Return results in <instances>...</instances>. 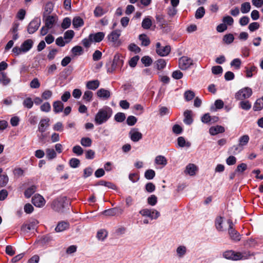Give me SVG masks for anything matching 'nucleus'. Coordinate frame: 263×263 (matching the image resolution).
<instances>
[{
	"mask_svg": "<svg viewBox=\"0 0 263 263\" xmlns=\"http://www.w3.org/2000/svg\"><path fill=\"white\" fill-rule=\"evenodd\" d=\"M112 114V110L108 106L100 109L95 118L96 124L101 125L105 123L111 117Z\"/></svg>",
	"mask_w": 263,
	"mask_h": 263,
	"instance_id": "nucleus-1",
	"label": "nucleus"
},
{
	"mask_svg": "<svg viewBox=\"0 0 263 263\" xmlns=\"http://www.w3.org/2000/svg\"><path fill=\"white\" fill-rule=\"evenodd\" d=\"M69 199L66 196H60L55 199L51 203L52 209L58 212L63 213L70 205Z\"/></svg>",
	"mask_w": 263,
	"mask_h": 263,
	"instance_id": "nucleus-2",
	"label": "nucleus"
},
{
	"mask_svg": "<svg viewBox=\"0 0 263 263\" xmlns=\"http://www.w3.org/2000/svg\"><path fill=\"white\" fill-rule=\"evenodd\" d=\"M227 222L229 224L228 234L230 239L234 242H238L241 240V235L235 230L234 224L231 219H228Z\"/></svg>",
	"mask_w": 263,
	"mask_h": 263,
	"instance_id": "nucleus-3",
	"label": "nucleus"
},
{
	"mask_svg": "<svg viewBox=\"0 0 263 263\" xmlns=\"http://www.w3.org/2000/svg\"><path fill=\"white\" fill-rule=\"evenodd\" d=\"M223 257L227 259L233 260H238L242 259H246L247 257L242 255L240 252H236L233 250H228L223 253Z\"/></svg>",
	"mask_w": 263,
	"mask_h": 263,
	"instance_id": "nucleus-4",
	"label": "nucleus"
},
{
	"mask_svg": "<svg viewBox=\"0 0 263 263\" xmlns=\"http://www.w3.org/2000/svg\"><path fill=\"white\" fill-rule=\"evenodd\" d=\"M252 95V90L249 87H245L240 89L235 95V98L238 100H244L250 98Z\"/></svg>",
	"mask_w": 263,
	"mask_h": 263,
	"instance_id": "nucleus-5",
	"label": "nucleus"
},
{
	"mask_svg": "<svg viewBox=\"0 0 263 263\" xmlns=\"http://www.w3.org/2000/svg\"><path fill=\"white\" fill-rule=\"evenodd\" d=\"M142 216L147 217L152 220L156 219L160 216V213L155 209H144L139 211Z\"/></svg>",
	"mask_w": 263,
	"mask_h": 263,
	"instance_id": "nucleus-6",
	"label": "nucleus"
},
{
	"mask_svg": "<svg viewBox=\"0 0 263 263\" xmlns=\"http://www.w3.org/2000/svg\"><path fill=\"white\" fill-rule=\"evenodd\" d=\"M41 25V19L39 17H34L28 24L27 31L29 34H33L36 32Z\"/></svg>",
	"mask_w": 263,
	"mask_h": 263,
	"instance_id": "nucleus-7",
	"label": "nucleus"
},
{
	"mask_svg": "<svg viewBox=\"0 0 263 263\" xmlns=\"http://www.w3.org/2000/svg\"><path fill=\"white\" fill-rule=\"evenodd\" d=\"M193 64L192 59L186 56H183L179 59V67L181 70H186Z\"/></svg>",
	"mask_w": 263,
	"mask_h": 263,
	"instance_id": "nucleus-8",
	"label": "nucleus"
},
{
	"mask_svg": "<svg viewBox=\"0 0 263 263\" xmlns=\"http://www.w3.org/2000/svg\"><path fill=\"white\" fill-rule=\"evenodd\" d=\"M156 53L161 57H165L169 54L171 52V46L166 45L161 46L160 43L158 42L156 45Z\"/></svg>",
	"mask_w": 263,
	"mask_h": 263,
	"instance_id": "nucleus-9",
	"label": "nucleus"
},
{
	"mask_svg": "<svg viewBox=\"0 0 263 263\" xmlns=\"http://www.w3.org/2000/svg\"><path fill=\"white\" fill-rule=\"evenodd\" d=\"M38 223V221L35 219L29 221L27 223H24L22 226L21 231L25 233H28L31 230H34Z\"/></svg>",
	"mask_w": 263,
	"mask_h": 263,
	"instance_id": "nucleus-10",
	"label": "nucleus"
},
{
	"mask_svg": "<svg viewBox=\"0 0 263 263\" xmlns=\"http://www.w3.org/2000/svg\"><path fill=\"white\" fill-rule=\"evenodd\" d=\"M32 203L36 207L41 208L44 205L45 200L41 195L35 194L32 198Z\"/></svg>",
	"mask_w": 263,
	"mask_h": 263,
	"instance_id": "nucleus-11",
	"label": "nucleus"
},
{
	"mask_svg": "<svg viewBox=\"0 0 263 263\" xmlns=\"http://www.w3.org/2000/svg\"><path fill=\"white\" fill-rule=\"evenodd\" d=\"M104 36L105 33L103 32H98L96 33L90 34L89 39L91 42L99 43L103 40Z\"/></svg>",
	"mask_w": 263,
	"mask_h": 263,
	"instance_id": "nucleus-12",
	"label": "nucleus"
},
{
	"mask_svg": "<svg viewBox=\"0 0 263 263\" xmlns=\"http://www.w3.org/2000/svg\"><path fill=\"white\" fill-rule=\"evenodd\" d=\"M130 138L133 142H136L142 138V134L138 131L137 128H133L129 133Z\"/></svg>",
	"mask_w": 263,
	"mask_h": 263,
	"instance_id": "nucleus-13",
	"label": "nucleus"
},
{
	"mask_svg": "<svg viewBox=\"0 0 263 263\" xmlns=\"http://www.w3.org/2000/svg\"><path fill=\"white\" fill-rule=\"evenodd\" d=\"M50 119L48 118L42 119L38 126V130L42 134L44 133L49 126Z\"/></svg>",
	"mask_w": 263,
	"mask_h": 263,
	"instance_id": "nucleus-14",
	"label": "nucleus"
},
{
	"mask_svg": "<svg viewBox=\"0 0 263 263\" xmlns=\"http://www.w3.org/2000/svg\"><path fill=\"white\" fill-rule=\"evenodd\" d=\"M123 213V210L119 208H114L105 210L103 211L102 214L105 216H113L117 214H121Z\"/></svg>",
	"mask_w": 263,
	"mask_h": 263,
	"instance_id": "nucleus-15",
	"label": "nucleus"
},
{
	"mask_svg": "<svg viewBox=\"0 0 263 263\" xmlns=\"http://www.w3.org/2000/svg\"><path fill=\"white\" fill-rule=\"evenodd\" d=\"M121 35V31L120 30H115L109 33L108 36V39L112 42H116Z\"/></svg>",
	"mask_w": 263,
	"mask_h": 263,
	"instance_id": "nucleus-16",
	"label": "nucleus"
},
{
	"mask_svg": "<svg viewBox=\"0 0 263 263\" xmlns=\"http://www.w3.org/2000/svg\"><path fill=\"white\" fill-rule=\"evenodd\" d=\"M224 128L221 125H217L216 126H212L209 129V133L211 135L214 136L219 133H224Z\"/></svg>",
	"mask_w": 263,
	"mask_h": 263,
	"instance_id": "nucleus-17",
	"label": "nucleus"
},
{
	"mask_svg": "<svg viewBox=\"0 0 263 263\" xmlns=\"http://www.w3.org/2000/svg\"><path fill=\"white\" fill-rule=\"evenodd\" d=\"M53 110L55 114L62 112L64 109V104L60 101H55L53 103Z\"/></svg>",
	"mask_w": 263,
	"mask_h": 263,
	"instance_id": "nucleus-18",
	"label": "nucleus"
},
{
	"mask_svg": "<svg viewBox=\"0 0 263 263\" xmlns=\"http://www.w3.org/2000/svg\"><path fill=\"white\" fill-rule=\"evenodd\" d=\"M197 170V166L194 164L190 163L186 165L184 173L189 174L190 176H194L195 175Z\"/></svg>",
	"mask_w": 263,
	"mask_h": 263,
	"instance_id": "nucleus-19",
	"label": "nucleus"
},
{
	"mask_svg": "<svg viewBox=\"0 0 263 263\" xmlns=\"http://www.w3.org/2000/svg\"><path fill=\"white\" fill-rule=\"evenodd\" d=\"M45 18L43 17L45 22V26L49 29H51L55 23L54 17L52 15H46Z\"/></svg>",
	"mask_w": 263,
	"mask_h": 263,
	"instance_id": "nucleus-20",
	"label": "nucleus"
},
{
	"mask_svg": "<svg viewBox=\"0 0 263 263\" xmlns=\"http://www.w3.org/2000/svg\"><path fill=\"white\" fill-rule=\"evenodd\" d=\"M33 44V42L31 39H27L21 45L23 52H26L29 51L32 47Z\"/></svg>",
	"mask_w": 263,
	"mask_h": 263,
	"instance_id": "nucleus-21",
	"label": "nucleus"
},
{
	"mask_svg": "<svg viewBox=\"0 0 263 263\" xmlns=\"http://www.w3.org/2000/svg\"><path fill=\"white\" fill-rule=\"evenodd\" d=\"M184 119L183 122L187 125L191 124L193 122V119L192 116V111L190 110H186L184 112Z\"/></svg>",
	"mask_w": 263,
	"mask_h": 263,
	"instance_id": "nucleus-22",
	"label": "nucleus"
},
{
	"mask_svg": "<svg viewBox=\"0 0 263 263\" xmlns=\"http://www.w3.org/2000/svg\"><path fill=\"white\" fill-rule=\"evenodd\" d=\"M69 227V224L68 222L61 221L59 222L55 228V231L57 232H62L67 229Z\"/></svg>",
	"mask_w": 263,
	"mask_h": 263,
	"instance_id": "nucleus-23",
	"label": "nucleus"
},
{
	"mask_svg": "<svg viewBox=\"0 0 263 263\" xmlns=\"http://www.w3.org/2000/svg\"><path fill=\"white\" fill-rule=\"evenodd\" d=\"M100 85V82L98 80L88 81L86 83V87L88 89L96 90Z\"/></svg>",
	"mask_w": 263,
	"mask_h": 263,
	"instance_id": "nucleus-24",
	"label": "nucleus"
},
{
	"mask_svg": "<svg viewBox=\"0 0 263 263\" xmlns=\"http://www.w3.org/2000/svg\"><path fill=\"white\" fill-rule=\"evenodd\" d=\"M37 186L35 185H32L28 187L24 192V196L26 198H30L36 191Z\"/></svg>",
	"mask_w": 263,
	"mask_h": 263,
	"instance_id": "nucleus-25",
	"label": "nucleus"
},
{
	"mask_svg": "<svg viewBox=\"0 0 263 263\" xmlns=\"http://www.w3.org/2000/svg\"><path fill=\"white\" fill-rule=\"evenodd\" d=\"M97 95L98 97L104 99H108L110 96L109 91L104 88H101L98 90Z\"/></svg>",
	"mask_w": 263,
	"mask_h": 263,
	"instance_id": "nucleus-26",
	"label": "nucleus"
},
{
	"mask_svg": "<svg viewBox=\"0 0 263 263\" xmlns=\"http://www.w3.org/2000/svg\"><path fill=\"white\" fill-rule=\"evenodd\" d=\"M84 24L83 20L80 16H76L73 18L72 25L74 28L82 27Z\"/></svg>",
	"mask_w": 263,
	"mask_h": 263,
	"instance_id": "nucleus-27",
	"label": "nucleus"
},
{
	"mask_svg": "<svg viewBox=\"0 0 263 263\" xmlns=\"http://www.w3.org/2000/svg\"><path fill=\"white\" fill-rule=\"evenodd\" d=\"M112 62L117 66L118 67H122L124 61L122 59L121 55L118 53L114 55Z\"/></svg>",
	"mask_w": 263,
	"mask_h": 263,
	"instance_id": "nucleus-28",
	"label": "nucleus"
},
{
	"mask_svg": "<svg viewBox=\"0 0 263 263\" xmlns=\"http://www.w3.org/2000/svg\"><path fill=\"white\" fill-rule=\"evenodd\" d=\"M263 108V97L256 100L254 106L253 110L254 111L261 110Z\"/></svg>",
	"mask_w": 263,
	"mask_h": 263,
	"instance_id": "nucleus-29",
	"label": "nucleus"
},
{
	"mask_svg": "<svg viewBox=\"0 0 263 263\" xmlns=\"http://www.w3.org/2000/svg\"><path fill=\"white\" fill-rule=\"evenodd\" d=\"M152 25V21L149 16L145 17L141 24L142 27L144 29H148L151 28Z\"/></svg>",
	"mask_w": 263,
	"mask_h": 263,
	"instance_id": "nucleus-30",
	"label": "nucleus"
},
{
	"mask_svg": "<svg viewBox=\"0 0 263 263\" xmlns=\"http://www.w3.org/2000/svg\"><path fill=\"white\" fill-rule=\"evenodd\" d=\"M139 39L141 41V45L143 46H147L151 41L148 37L145 34H142L139 36Z\"/></svg>",
	"mask_w": 263,
	"mask_h": 263,
	"instance_id": "nucleus-31",
	"label": "nucleus"
},
{
	"mask_svg": "<svg viewBox=\"0 0 263 263\" xmlns=\"http://www.w3.org/2000/svg\"><path fill=\"white\" fill-rule=\"evenodd\" d=\"M155 64L156 68L159 70H161L166 67V62L164 59H160L155 62Z\"/></svg>",
	"mask_w": 263,
	"mask_h": 263,
	"instance_id": "nucleus-32",
	"label": "nucleus"
},
{
	"mask_svg": "<svg viewBox=\"0 0 263 263\" xmlns=\"http://www.w3.org/2000/svg\"><path fill=\"white\" fill-rule=\"evenodd\" d=\"M155 162L158 165L165 166L166 165L167 162L164 156L159 155L155 158Z\"/></svg>",
	"mask_w": 263,
	"mask_h": 263,
	"instance_id": "nucleus-33",
	"label": "nucleus"
},
{
	"mask_svg": "<svg viewBox=\"0 0 263 263\" xmlns=\"http://www.w3.org/2000/svg\"><path fill=\"white\" fill-rule=\"evenodd\" d=\"M239 106L242 109L249 110L251 108L252 105L248 100H241L239 103Z\"/></svg>",
	"mask_w": 263,
	"mask_h": 263,
	"instance_id": "nucleus-34",
	"label": "nucleus"
},
{
	"mask_svg": "<svg viewBox=\"0 0 263 263\" xmlns=\"http://www.w3.org/2000/svg\"><path fill=\"white\" fill-rule=\"evenodd\" d=\"M177 144L178 146L181 147L184 146L189 147L191 146V143L190 142H186L183 137H179L177 138Z\"/></svg>",
	"mask_w": 263,
	"mask_h": 263,
	"instance_id": "nucleus-35",
	"label": "nucleus"
},
{
	"mask_svg": "<svg viewBox=\"0 0 263 263\" xmlns=\"http://www.w3.org/2000/svg\"><path fill=\"white\" fill-rule=\"evenodd\" d=\"M106 67L108 73H112L118 67L112 61L110 60L106 64Z\"/></svg>",
	"mask_w": 263,
	"mask_h": 263,
	"instance_id": "nucleus-36",
	"label": "nucleus"
},
{
	"mask_svg": "<svg viewBox=\"0 0 263 263\" xmlns=\"http://www.w3.org/2000/svg\"><path fill=\"white\" fill-rule=\"evenodd\" d=\"M243 148L238 144V145H234L231 147L230 148L229 151L230 153L233 154V155H237L241 152L243 150Z\"/></svg>",
	"mask_w": 263,
	"mask_h": 263,
	"instance_id": "nucleus-37",
	"label": "nucleus"
},
{
	"mask_svg": "<svg viewBox=\"0 0 263 263\" xmlns=\"http://www.w3.org/2000/svg\"><path fill=\"white\" fill-rule=\"evenodd\" d=\"M10 82V79L8 78L6 73L4 72H1L0 73V82L4 85H7Z\"/></svg>",
	"mask_w": 263,
	"mask_h": 263,
	"instance_id": "nucleus-38",
	"label": "nucleus"
},
{
	"mask_svg": "<svg viewBox=\"0 0 263 263\" xmlns=\"http://www.w3.org/2000/svg\"><path fill=\"white\" fill-rule=\"evenodd\" d=\"M46 157L49 160H52L57 157V153L52 148H47L46 149Z\"/></svg>",
	"mask_w": 263,
	"mask_h": 263,
	"instance_id": "nucleus-39",
	"label": "nucleus"
},
{
	"mask_svg": "<svg viewBox=\"0 0 263 263\" xmlns=\"http://www.w3.org/2000/svg\"><path fill=\"white\" fill-rule=\"evenodd\" d=\"M223 217L221 216H218L216 217L215 219V227L217 230L219 231H222Z\"/></svg>",
	"mask_w": 263,
	"mask_h": 263,
	"instance_id": "nucleus-40",
	"label": "nucleus"
},
{
	"mask_svg": "<svg viewBox=\"0 0 263 263\" xmlns=\"http://www.w3.org/2000/svg\"><path fill=\"white\" fill-rule=\"evenodd\" d=\"M223 42L227 44H230L233 42L234 37L232 33H229L224 35L222 39Z\"/></svg>",
	"mask_w": 263,
	"mask_h": 263,
	"instance_id": "nucleus-41",
	"label": "nucleus"
},
{
	"mask_svg": "<svg viewBox=\"0 0 263 263\" xmlns=\"http://www.w3.org/2000/svg\"><path fill=\"white\" fill-rule=\"evenodd\" d=\"M251 5L250 3L245 2L241 4L240 11L242 13H247L250 11Z\"/></svg>",
	"mask_w": 263,
	"mask_h": 263,
	"instance_id": "nucleus-42",
	"label": "nucleus"
},
{
	"mask_svg": "<svg viewBox=\"0 0 263 263\" xmlns=\"http://www.w3.org/2000/svg\"><path fill=\"white\" fill-rule=\"evenodd\" d=\"M81 144L84 147H89L92 144V140L88 137H83L81 139Z\"/></svg>",
	"mask_w": 263,
	"mask_h": 263,
	"instance_id": "nucleus-43",
	"label": "nucleus"
},
{
	"mask_svg": "<svg viewBox=\"0 0 263 263\" xmlns=\"http://www.w3.org/2000/svg\"><path fill=\"white\" fill-rule=\"evenodd\" d=\"M97 185H102L108 187V188L114 189L115 187V185L111 182H108L105 180H100L96 184Z\"/></svg>",
	"mask_w": 263,
	"mask_h": 263,
	"instance_id": "nucleus-44",
	"label": "nucleus"
},
{
	"mask_svg": "<svg viewBox=\"0 0 263 263\" xmlns=\"http://www.w3.org/2000/svg\"><path fill=\"white\" fill-rule=\"evenodd\" d=\"M9 178L6 174H2L0 176V186L4 187L8 183Z\"/></svg>",
	"mask_w": 263,
	"mask_h": 263,
	"instance_id": "nucleus-45",
	"label": "nucleus"
},
{
	"mask_svg": "<svg viewBox=\"0 0 263 263\" xmlns=\"http://www.w3.org/2000/svg\"><path fill=\"white\" fill-rule=\"evenodd\" d=\"M249 140L250 138L248 135H243L239 138V144L243 147V146L246 145L248 144Z\"/></svg>",
	"mask_w": 263,
	"mask_h": 263,
	"instance_id": "nucleus-46",
	"label": "nucleus"
},
{
	"mask_svg": "<svg viewBox=\"0 0 263 263\" xmlns=\"http://www.w3.org/2000/svg\"><path fill=\"white\" fill-rule=\"evenodd\" d=\"M155 175L156 173L153 170L149 169L145 171L144 173V177L148 180H151L155 177Z\"/></svg>",
	"mask_w": 263,
	"mask_h": 263,
	"instance_id": "nucleus-47",
	"label": "nucleus"
},
{
	"mask_svg": "<svg viewBox=\"0 0 263 263\" xmlns=\"http://www.w3.org/2000/svg\"><path fill=\"white\" fill-rule=\"evenodd\" d=\"M71 52L74 55H80L83 54V49L80 46H76L72 48Z\"/></svg>",
	"mask_w": 263,
	"mask_h": 263,
	"instance_id": "nucleus-48",
	"label": "nucleus"
},
{
	"mask_svg": "<svg viewBox=\"0 0 263 263\" xmlns=\"http://www.w3.org/2000/svg\"><path fill=\"white\" fill-rule=\"evenodd\" d=\"M205 14V9L203 7H199L196 11L195 17L197 19L201 18Z\"/></svg>",
	"mask_w": 263,
	"mask_h": 263,
	"instance_id": "nucleus-49",
	"label": "nucleus"
},
{
	"mask_svg": "<svg viewBox=\"0 0 263 263\" xmlns=\"http://www.w3.org/2000/svg\"><path fill=\"white\" fill-rule=\"evenodd\" d=\"M141 62L145 66H149L153 63L152 58L149 56H144L141 58Z\"/></svg>",
	"mask_w": 263,
	"mask_h": 263,
	"instance_id": "nucleus-50",
	"label": "nucleus"
},
{
	"mask_svg": "<svg viewBox=\"0 0 263 263\" xmlns=\"http://www.w3.org/2000/svg\"><path fill=\"white\" fill-rule=\"evenodd\" d=\"M247 169L246 163H241L237 165L235 171L238 174H242Z\"/></svg>",
	"mask_w": 263,
	"mask_h": 263,
	"instance_id": "nucleus-51",
	"label": "nucleus"
},
{
	"mask_svg": "<svg viewBox=\"0 0 263 263\" xmlns=\"http://www.w3.org/2000/svg\"><path fill=\"white\" fill-rule=\"evenodd\" d=\"M52 10H53V9H52V4L50 3L46 4V6L45 7V11L43 12V17L45 18V17L46 15H48L49 14L51 13V12L52 11Z\"/></svg>",
	"mask_w": 263,
	"mask_h": 263,
	"instance_id": "nucleus-52",
	"label": "nucleus"
},
{
	"mask_svg": "<svg viewBox=\"0 0 263 263\" xmlns=\"http://www.w3.org/2000/svg\"><path fill=\"white\" fill-rule=\"evenodd\" d=\"M184 97L186 101L192 100L195 97V93L191 90H187L184 93Z\"/></svg>",
	"mask_w": 263,
	"mask_h": 263,
	"instance_id": "nucleus-53",
	"label": "nucleus"
},
{
	"mask_svg": "<svg viewBox=\"0 0 263 263\" xmlns=\"http://www.w3.org/2000/svg\"><path fill=\"white\" fill-rule=\"evenodd\" d=\"M157 197L155 195H151L147 198V203L152 206L155 205L157 203Z\"/></svg>",
	"mask_w": 263,
	"mask_h": 263,
	"instance_id": "nucleus-54",
	"label": "nucleus"
},
{
	"mask_svg": "<svg viewBox=\"0 0 263 263\" xmlns=\"http://www.w3.org/2000/svg\"><path fill=\"white\" fill-rule=\"evenodd\" d=\"M71 25V20L69 17H65L63 19L61 24V27L63 29L68 28Z\"/></svg>",
	"mask_w": 263,
	"mask_h": 263,
	"instance_id": "nucleus-55",
	"label": "nucleus"
},
{
	"mask_svg": "<svg viewBox=\"0 0 263 263\" xmlns=\"http://www.w3.org/2000/svg\"><path fill=\"white\" fill-rule=\"evenodd\" d=\"M23 104L24 107L30 109L33 106V101L31 98L28 97L24 100Z\"/></svg>",
	"mask_w": 263,
	"mask_h": 263,
	"instance_id": "nucleus-56",
	"label": "nucleus"
},
{
	"mask_svg": "<svg viewBox=\"0 0 263 263\" xmlns=\"http://www.w3.org/2000/svg\"><path fill=\"white\" fill-rule=\"evenodd\" d=\"M125 118V115L123 112H118L115 116V120L118 122H123Z\"/></svg>",
	"mask_w": 263,
	"mask_h": 263,
	"instance_id": "nucleus-57",
	"label": "nucleus"
},
{
	"mask_svg": "<svg viewBox=\"0 0 263 263\" xmlns=\"http://www.w3.org/2000/svg\"><path fill=\"white\" fill-rule=\"evenodd\" d=\"M107 236V232L103 229L99 231L97 234V237L99 240H103Z\"/></svg>",
	"mask_w": 263,
	"mask_h": 263,
	"instance_id": "nucleus-58",
	"label": "nucleus"
},
{
	"mask_svg": "<svg viewBox=\"0 0 263 263\" xmlns=\"http://www.w3.org/2000/svg\"><path fill=\"white\" fill-rule=\"evenodd\" d=\"M176 251L179 257H182L186 253V247L183 246H180L177 248Z\"/></svg>",
	"mask_w": 263,
	"mask_h": 263,
	"instance_id": "nucleus-59",
	"label": "nucleus"
},
{
	"mask_svg": "<svg viewBox=\"0 0 263 263\" xmlns=\"http://www.w3.org/2000/svg\"><path fill=\"white\" fill-rule=\"evenodd\" d=\"M128 50L134 52L135 53H138L141 51V49L134 43H131L128 47Z\"/></svg>",
	"mask_w": 263,
	"mask_h": 263,
	"instance_id": "nucleus-60",
	"label": "nucleus"
},
{
	"mask_svg": "<svg viewBox=\"0 0 263 263\" xmlns=\"http://www.w3.org/2000/svg\"><path fill=\"white\" fill-rule=\"evenodd\" d=\"M80 164V160L75 158H71L69 160V165L72 168H77L78 167Z\"/></svg>",
	"mask_w": 263,
	"mask_h": 263,
	"instance_id": "nucleus-61",
	"label": "nucleus"
},
{
	"mask_svg": "<svg viewBox=\"0 0 263 263\" xmlns=\"http://www.w3.org/2000/svg\"><path fill=\"white\" fill-rule=\"evenodd\" d=\"M94 15L96 17H100L103 15L105 12L102 7L100 6H97L94 10Z\"/></svg>",
	"mask_w": 263,
	"mask_h": 263,
	"instance_id": "nucleus-62",
	"label": "nucleus"
},
{
	"mask_svg": "<svg viewBox=\"0 0 263 263\" xmlns=\"http://www.w3.org/2000/svg\"><path fill=\"white\" fill-rule=\"evenodd\" d=\"M41 110L43 112H48L51 110V106L49 102H46L40 106Z\"/></svg>",
	"mask_w": 263,
	"mask_h": 263,
	"instance_id": "nucleus-63",
	"label": "nucleus"
},
{
	"mask_svg": "<svg viewBox=\"0 0 263 263\" xmlns=\"http://www.w3.org/2000/svg\"><path fill=\"white\" fill-rule=\"evenodd\" d=\"M137 121V119L134 116H129L126 120V123L129 126L134 125Z\"/></svg>",
	"mask_w": 263,
	"mask_h": 263,
	"instance_id": "nucleus-64",
	"label": "nucleus"
}]
</instances>
